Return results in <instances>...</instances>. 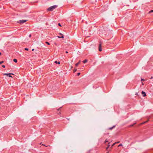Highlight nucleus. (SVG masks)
<instances>
[{
	"label": "nucleus",
	"instance_id": "nucleus-20",
	"mask_svg": "<svg viewBox=\"0 0 153 153\" xmlns=\"http://www.w3.org/2000/svg\"><path fill=\"white\" fill-rule=\"evenodd\" d=\"M108 142V141L107 140H106L105 141V143H106V142Z\"/></svg>",
	"mask_w": 153,
	"mask_h": 153
},
{
	"label": "nucleus",
	"instance_id": "nucleus-16",
	"mask_svg": "<svg viewBox=\"0 0 153 153\" xmlns=\"http://www.w3.org/2000/svg\"><path fill=\"white\" fill-rule=\"evenodd\" d=\"M116 144V143H114L112 145V146H111V147L112 148L113 146H114V145L115 144Z\"/></svg>",
	"mask_w": 153,
	"mask_h": 153
},
{
	"label": "nucleus",
	"instance_id": "nucleus-28",
	"mask_svg": "<svg viewBox=\"0 0 153 153\" xmlns=\"http://www.w3.org/2000/svg\"><path fill=\"white\" fill-rule=\"evenodd\" d=\"M60 34L61 35H62V36H63V34H62V33H60Z\"/></svg>",
	"mask_w": 153,
	"mask_h": 153
},
{
	"label": "nucleus",
	"instance_id": "nucleus-17",
	"mask_svg": "<svg viewBox=\"0 0 153 153\" xmlns=\"http://www.w3.org/2000/svg\"><path fill=\"white\" fill-rule=\"evenodd\" d=\"M152 12H153V10L150 11L149 13H152Z\"/></svg>",
	"mask_w": 153,
	"mask_h": 153
},
{
	"label": "nucleus",
	"instance_id": "nucleus-10",
	"mask_svg": "<svg viewBox=\"0 0 153 153\" xmlns=\"http://www.w3.org/2000/svg\"><path fill=\"white\" fill-rule=\"evenodd\" d=\"M55 63H56V64H59L60 63V62H57V61H56L55 62Z\"/></svg>",
	"mask_w": 153,
	"mask_h": 153
},
{
	"label": "nucleus",
	"instance_id": "nucleus-15",
	"mask_svg": "<svg viewBox=\"0 0 153 153\" xmlns=\"http://www.w3.org/2000/svg\"><path fill=\"white\" fill-rule=\"evenodd\" d=\"M45 43H46L48 45H50V43H49L48 42H45Z\"/></svg>",
	"mask_w": 153,
	"mask_h": 153
},
{
	"label": "nucleus",
	"instance_id": "nucleus-32",
	"mask_svg": "<svg viewBox=\"0 0 153 153\" xmlns=\"http://www.w3.org/2000/svg\"><path fill=\"white\" fill-rule=\"evenodd\" d=\"M65 53H68V51H66Z\"/></svg>",
	"mask_w": 153,
	"mask_h": 153
},
{
	"label": "nucleus",
	"instance_id": "nucleus-23",
	"mask_svg": "<svg viewBox=\"0 0 153 153\" xmlns=\"http://www.w3.org/2000/svg\"><path fill=\"white\" fill-rule=\"evenodd\" d=\"M2 67L3 68H5V66L4 65H2Z\"/></svg>",
	"mask_w": 153,
	"mask_h": 153
},
{
	"label": "nucleus",
	"instance_id": "nucleus-35",
	"mask_svg": "<svg viewBox=\"0 0 153 153\" xmlns=\"http://www.w3.org/2000/svg\"><path fill=\"white\" fill-rule=\"evenodd\" d=\"M133 125H131V126H133Z\"/></svg>",
	"mask_w": 153,
	"mask_h": 153
},
{
	"label": "nucleus",
	"instance_id": "nucleus-5",
	"mask_svg": "<svg viewBox=\"0 0 153 153\" xmlns=\"http://www.w3.org/2000/svg\"><path fill=\"white\" fill-rule=\"evenodd\" d=\"M142 94L143 95V97H145L146 96L145 92L144 91H142L141 92Z\"/></svg>",
	"mask_w": 153,
	"mask_h": 153
},
{
	"label": "nucleus",
	"instance_id": "nucleus-4",
	"mask_svg": "<svg viewBox=\"0 0 153 153\" xmlns=\"http://www.w3.org/2000/svg\"><path fill=\"white\" fill-rule=\"evenodd\" d=\"M10 74H13L12 73H10V74H3L4 75H7V76L9 75V76L10 77H12V76L11 75H10Z\"/></svg>",
	"mask_w": 153,
	"mask_h": 153
},
{
	"label": "nucleus",
	"instance_id": "nucleus-14",
	"mask_svg": "<svg viewBox=\"0 0 153 153\" xmlns=\"http://www.w3.org/2000/svg\"><path fill=\"white\" fill-rule=\"evenodd\" d=\"M147 122V121H145V122H143V123H141V124H144V123H146Z\"/></svg>",
	"mask_w": 153,
	"mask_h": 153
},
{
	"label": "nucleus",
	"instance_id": "nucleus-3",
	"mask_svg": "<svg viewBox=\"0 0 153 153\" xmlns=\"http://www.w3.org/2000/svg\"><path fill=\"white\" fill-rule=\"evenodd\" d=\"M99 50L100 51H102L101 44H100L99 45Z\"/></svg>",
	"mask_w": 153,
	"mask_h": 153
},
{
	"label": "nucleus",
	"instance_id": "nucleus-11",
	"mask_svg": "<svg viewBox=\"0 0 153 153\" xmlns=\"http://www.w3.org/2000/svg\"><path fill=\"white\" fill-rule=\"evenodd\" d=\"M58 38H64V36H60V37L59 36H58Z\"/></svg>",
	"mask_w": 153,
	"mask_h": 153
},
{
	"label": "nucleus",
	"instance_id": "nucleus-19",
	"mask_svg": "<svg viewBox=\"0 0 153 153\" xmlns=\"http://www.w3.org/2000/svg\"><path fill=\"white\" fill-rule=\"evenodd\" d=\"M3 63V61L0 62V64H1Z\"/></svg>",
	"mask_w": 153,
	"mask_h": 153
},
{
	"label": "nucleus",
	"instance_id": "nucleus-34",
	"mask_svg": "<svg viewBox=\"0 0 153 153\" xmlns=\"http://www.w3.org/2000/svg\"><path fill=\"white\" fill-rule=\"evenodd\" d=\"M42 145H43V146H46V147L47 146H46L45 145H44V144H42Z\"/></svg>",
	"mask_w": 153,
	"mask_h": 153
},
{
	"label": "nucleus",
	"instance_id": "nucleus-2",
	"mask_svg": "<svg viewBox=\"0 0 153 153\" xmlns=\"http://www.w3.org/2000/svg\"><path fill=\"white\" fill-rule=\"evenodd\" d=\"M27 21V20H20L18 21L17 22L19 23H23Z\"/></svg>",
	"mask_w": 153,
	"mask_h": 153
},
{
	"label": "nucleus",
	"instance_id": "nucleus-1",
	"mask_svg": "<svg viewBox=\"0 0 153 153\" xmlns=\"http://www.w3.org/2000/svg\"><path fill=\"white\" fill-rule=\"evenodd\" d=\"M57 7V5H55L48 8L47 10L48 11H52Z\"/></svg>",
	"mask_w": 153,
	"mask_h": 153
},
{
	"label": "nucleus",
	"instance_id": "nucleus-7",
	"mask_svg": "<svg viewBox=\"0 0 153 153\" xmlns=\"http://www.w3.org/2000/svg\"><path fill=\"white\" fill-rule=\"evenodd\" d=\"M110 143H109L108 144V147L106 148V149L107 150L109 147L110 146Z\"/></svg>",
	"mask_w": 153,
	"mask_h": 153
},
{
	"label": "nucleus",
	"instance_id": "nucleus-25",
	"mask_svg": "<svg viewBox=\"0 0 153 153\" xmlns=\"http://www.w3.org/2000/svg\"><path fill=\"white\" fill-rule=\"evenodd\" d=\"M144 80H144V79H141V81H144Z\"/></svg>",
	"mask_w": 153,
	"mask_h": 153
},
{
	"label": "nucleus",
	"instance_id": "nucleus-6",
	"mask_svg": "<svg viewBox=\"0 0 153 153\" xmlns=\"http://www.w3.org/2000/svg\"><path fill=\"white\" fill-rule=\"evenodd\" d=\"M88 62V60L87 59H85V60L83 61V62L84 63H85Z\"/></svg>",
	"mask_w": 153,
	"mask_h": 153
},
{
	"label": "nucleus",
	"instance_id": "nucleus-26",
	"mask_svg": "<svg viewBox=\"0 0 153 153\" xmlns=\"http://www.w3.org/2000/svg\"><path fill=\"white\" fill-rule=\"evenodd\" d=\"M120 143V142L118 141V142H115V143H116H116Z\"/></svg>",
	"mask_w": 153,
	"mask_h": 153
},
{
	"label": "nucleus",
	"instance_id": "nucleus-31",
	"mask_svg": "<svg viewBox=\"0 0 153 153\" xmlns=\"http://www.w3.org/2000/svg\"><path fill=\"white\" fill-rule=\"evenodd\" d=\"M32 51H33L34 50V49H33L32 50Z\"/></svg>",
	"mask_w": 153,
	"mask_h": 153
},
{
	"label": "nucleus",
	"instance_id": "nucleus-37",
	"mask_svg": "<svg viewBox=\"0 0 153 153\" xmlns=\"http://www.w3.org/2000/svg\"><path fill=\"white\" fill-rule=\"evenodd\" d=\"M1 52H0V55H1Z\"/></svg>",
	"mask_w": 153,
	"mask_h": 153
},
{
	"label": "nucleus",
	"instance_id": "nucleus-29",
	"mask_svg": "<svg viewBox=\"0 0 153 153\" xmlns=\"http://www.w3.org/2000/svg\"><path fill=\"white\" fill-rule=\"evenodd\" d=\"M31 35L30 34V35H29V37H31Z\"/></svg>",
	"mask_w": 153,
	"mask_h": 153
},
{
	"label": "nucleus",
	"instance_id": "nucleus-22",
	"mask_svg": "<svg viewBox=\"0 0 153 153\" xmlns=\"http://www.w3.org/2000/svg\"><path fill=\"white\" fill-rule=\"evenodd\" d=\"M80 73H77V75L78 76H79L80 75Z\"/></svg>",
	"mask_w": 153,
	"mask_h": 153
},
{
	"label": "nucleus",
	"instance_id": "nucleus-38",
	"mask_svg": "<svg viewBox=\"0 0 153 153\" xmlns=\"http://www.w3.org/2000/svg\"><path fill=\"white\" fill-rule=\"evenodd\" d=\"M152 77H151V79H152Z\"/></svg>",
	"mask_w": 153,
	"mask_h": 153
},
{
	"label": "nucleus",
	"instance_id": "nucleus-30",
	"mask_svg": "<svg viewBox=\"0 0 153 153\" xmlns=\"http://www.w3.org/2000/svg\"><path fill=\"white\" fill-rule=\"evenodd\" d=\"M135 95H138L137 93H136L135 94Z\"/></svg>",
	"mask_w": 153,
	"mask_h": 153
},
{
	"label": "nucleus",
	"instance_id": "nucleus-12",
	"mask_svg": "<svg viewBox=\"0 0 153 153\" xmlns=\"http://www.w3.org/2000/svg\"><path fill=\"white\" fill-rule=\"evenodd\" d=\"M114 127H115V126H113V127H111V128H109V130H112V129H113V128Z\"/></svg>",
	"mask_w": 153,
	"mask_h": 153
},
{
	"label": "nucleus",
	"instance_id": "nucleus-18",
	"mask_svg": "<svg viewBox=\"0 0 153 153\" xmlns=\"http://www.w3.org/2000/svg\"><path fill=\"white\" fill-rule=\"evenodd\" d=\"M123 145L122 144H120L118 146V147H119L120 146H122Z\"/></svg>",
	"mask_w": 153,
	"mask_h": 153
},
{
	"label": "nucleus",
	"instance_id": "nucleus-21",
	"mask_svg": "<svg viewBox=\"0 0 153 153\" xmlns=\"http://www.w3.org/2000/svg\"><path fill=\"white\" fill-rule=\"evenodd\" d=\"M25 50H26V51H28V48H25Z\"/></svg>",
	"mask_w": 153,
	"mask_h": 153
},
{
	"label": "nucleus",
	"instance_id": "nucleus-36",
	"mask_svg": "<svg viewBox=\"0 0 153 153\" xmlns=\"http://www.w3.org/2000/svg\"><path fill=\"white\" fill-rule=\"evenodd\" d=\"M149 121V120H147V122Z\"/></svg>",
	"mask_w": 153,
	"mask_h": 153
},
{
	"label": "nucleus",
	"instance_id": "nucleus-9",
	"mask_svg": "<svg viewBox=\"0 0 153 153\" xmlns=\"http://www.w3.org/2000/svg\"><path fill=\"white\" fill-rule=\"evenodd\" d=\"M13 61H14V62H17V60L16 59H13Z\"/></svg>",
	"mask_w": 153,
	"mask_h": 153
},
{
	"label": "nucleus",
	"instance_id": "nucleus-24",
	"mask_svg": "<svg viewBox=\"0 0 153 153\" xmlns=\"http://www.w3.org/2000/svg\"><path fill=\"white\" fill-rule=\"evenodd\" d=\"M58 25H59V26H61V24H60V23H59V24H58Z\"/></svg>",
	"mask_w": 153,
	"mask_h": 153
},
{
	"label": "nucleus",
	"instance_id": "nucleus-27",
	"mask_svg": "<svg viewBox=\"0 0 153 153\" xmlns=\"http://www.w3.org/2000/svg\"><path fill=\"white\" fill-rule=\"evenodd\" d=\"M59 110H60V108H59V109H58L57 110V111H59Z\"/></svg>",
	"mask_w": 153,
	"mask_h": 153
},
{
	"label": "nucleus",
	"instance_id": "nucleus-8",
	"mask_svg": "<svg viewBox=\"0 0 153 153\" xmlns=\"http://www.w3.org/2000/svg\"><path fill=\"white\" fill-rule=\"evenodd\" d=\"M80 61H79V62L77 63H76V64L75 65L76 66H77L79 65V64L80 63Z\"/></svg>",
	"mask_w": 153,
	"mask_h": 153
},
{
	"label": "nucleus",
	"instance_id": "nucleus-33",
	"mask_svg": "<svg viewBox=\"0 0 153 153\" xmlns=\"http://www.w3.org/2000/svg\"><path fill=\"white\" fill-rule=\"evenodd\" d=\"M142 85H144V84L143 83V82H142Z\"/></svg>",
	"mask_w": 153,
	"mask_h": 153
},
{
	"label": "nucleus",
	"instance_id": "nucleus-13",
	"mask_svg": "<svg viewBox=\"0 0 153 153\" xmlns=\"http://www.w3.org/2000/svg\"><path fill=\"white\" fill-rule=\"evenodd\" d=\"M77 71V69L76 68H75L74 70V72H76Z\"/></svg>",
	"mask_w": 153,
	"mask_h": 153
}]
</instances>
